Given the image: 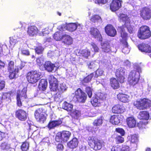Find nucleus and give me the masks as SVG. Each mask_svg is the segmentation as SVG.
Segmentation results:
<instances>
[{"mask_svg": "<svg viewBox=\"0 0 151 151\" xmlns=\"http://www.w3.org/2000/svg\"><path fill=\"white\" fill-rule=\"evenodd\" d=\"M134 70H131L129 73L128 81L130 85L136 88L138 85L142 70L140 66L137 63L134 65Z\"/></svg>", "mask_w": 151, "mask_h": 151, "instance_id": "1", "label": "nucleus"}, {"mask_svg": "<svg viewBox=\"0 0 151 151\" xmlns=\"http://www.w3.org/2000/svg\"><path fill=\"white\" fill-rule=\"evenodd\" d=\"M49 81L50 84V88L51 90L53 91L63 92L67 88L65 83H60L58 85L57 79L52 75L49 76Z\"/></svg>", "mask_w": 151, "mask_h": 151, "instance_id": "2", "label": "nucleus"}, {"mask_svg": "<svg viewBox=\"0 0 151 151\" xmlns=\"http://www.w3.org/2000/svg\"><path fill=\"white\" fill-rule=\"evenodd\" d=\"M151 105V101L146 99L137 100L134 103V105L139 110L146 109Z\"/></svg>", "mask_w": 151, "mask_h": 151, "instance_id": "3", "label": "nucleus"}, {"mask_svg": "<svg viewBox=\"0 0 151 151\" xmlns=\"http://www.w3.org/2000/svg\"><path fill=\"white\" fill-rule=\"evenodd\" d=\"M41 74L38 71H32L28 73L27 76L28 81L30 83H35L40 78Z\"/></svg>", "mask_w": 151, "mask_h": 151, "instance_id": "4", "label": "nucleus"}, {"mask_svg": "<svg viewBox=\"0 0 151 151\" xmlns=\"http://www.w3.org/2000/svg\"><path fill=\"white\" fill-rule=\"evenodd\" d=\"M88 142L90 147L95 150H100L104 143L102 141L93 137L89 139Z\"/></svg>", "mask_w": 151, "mask_h": 151, "instance_id": "5", "label": "nucleus"}, {"mask_svg": "<svg viewBox=\"0 0 151 151\" xmlns=\"http://www.w3.org/2000/svg\"><path fill=\"white\" fill-rule=\"evenodd\" d=\"M119 30L121 32V37L122 39L121 41L122 42L123 48L122 49L123 52L125 54H127L129 52L130 49L128 47L127 43V34L126 33L124 32L122 28L120 27Z\"/></svg>", "mask_w": 151, "mask_h": 151, "instance_id": "6", "label": "nucleus"}, {"mask_svg": "<svg viewBox=\"0 0 151 151\" xmlns=\"http://www.w3.org/2000/svg\"><path fill=\"white\" fill-rule=\"evenodd\" d=\"M151 36L149 27L146 26H143L140 28L138 33V37L142 39L147 38Z\"/></svg>", "mask_w": 151, "mask_h": 151, "instance_id": "7", "label": "nucleus"}, {"mask_svg": "<svg viewBox=\"0 0 151 151\" xmlns=\"http://www.w3.org/2000/svg\"><path fill=\"white\" fill-rule=\"evenodd\" d=\"M18 66H16L14 68V63L11 61L8 64V70L9 72V77L11 79H12L16 77V76L19 71Z\"/></svg>", "mask_w": 151, "mask_h": 151, "instance_id": "8", "label": "nucleus"}, {"mask_svg": "<svg viewBox=\"0 0 151 151\" xmlns=\"http://www.w3.org/2000/svg\"><path fill=\"white\" fill-rule=\"evenodd\" d=\"M71 135V132L68 131L59 132L56 134L55 139L58 142H66L68 140Z\"/></svg>", "mask_w": 151, "mask_h": 151, "instance_id": "9", "label": "nucleus"}, {"mask_svg": "<svg viewBox=\"0 0 151 151\" xmlns=\"http://www.w3.org/2000/svg\"><path fill=\"white\" fill-rule=\"evenodd\" d=\"M26 91V89L25 88H23L21 91L19 90L17 91V100L18 106L19 107L21 106L22 102L27 99Z\"/></svg>", "mask_w": 151, "mask_h": 151, "instance_id": "10", "label": "nucleus"}, {"mask_svg": "<svg viewBox=\"0 0 151 151\" xmlns=\"http://www.w3.org/2000/svg\"><path fill=\"white\" fill-rule=\"evenodd\" d=\"M74 97L79 102L84 103L86 100L87 95L80 88H79L75 91Z\"/></svg>", "mask_w": 151, "mask_h": 151, "instance_id": "11", "label": "nucleus"}, {"mask_svg": "<svg viewBox=\"0 0 151 151\" xmlns=\"http://www.w3.org/2000/svg\"><path fill=\"white\" fill-rule=\"evenodd\" d=\"M42 108H39L36 110L34 115L36 120L41 123H43L45 121L46 118Z\"/></svg>", "mask_w": 151, "mask_h": 151, "instance_id": "12", "label": "nucleus"}, {"mask_svg": "<svg viewBox=\"0 0 151 151\" xmlns=\"http://www.w3.org/2000/svg\"><path fill=\"white\" fill-rule=\"evenodd\" d=\"M126 73L127 70L124 68L120 67L116 70L115 74L120 83L124 82Z\"/></svg>", "mask_w": 151, "mask_h": 151, "instance_id": "13", "label": "nucleus"}, {"mask_svg": "<svg viewBox=\"0 0 151 151\" xmlns=\"http://www.w3.org/2000/svg\"><path fill=\"white\" fill-rule=\"evenodd\" d=\"M140 16L144 19H149L151 18V10L148 8H144L141 11Z\"/></svg>", "mask_w": 151, "mask_h": 151, "instance_id": "14", "label": "nucleus"}, {"mask_svg": "<svg viewBox=\"0 0 151 151\" xmlns=\"http://www.w3.org/2000/svg\"><path fill=\"white\" fill-rule=\"evenodd\" d=\"M44 66L45 69L49 72H54L58 68L55 64H52L50 61H46Z\"/></svg>", "mask_w": 151, "mask_h": 151, "instance_id": "15", "label": "nucleus"}, {"mask_svg": "<svg viewBox=\"0 0 151 151\" xmlns=\"http://www.w3.org/2000/svg\"><path fill=\"white\" fill-rule=\"evenodd\" d=\"M16 117L19 120L25 121L27 119V114L25 111L22 109H19L16 111L15 113Z\"/></svg>", "mask_w": 151, "mask_h": 151, "instance_id": "16", "label": "nucleus"}, {"mask_svg": "<svg viewBox=\"0 0 151 151\" xmlns=\"http://www.w3.org/2000/svg\"><path fill=\"white\" fill-rule=\"evenodd\" d=\"M91 34L92 36L98 40L101 41L102 38L99 30L96 28L92 27L90 31Z\"/></svg>", "mask_w": 151, "mask_h": 151, "instance_id": "17", "label": "nucleus"}, {"mask_svg": "<svg viewBox=\"0 0 151 151\" xmlns=\"http://www.w3.org/2000/svg\"><path fill=\"white\" fill-rule=\"evenodd\" d=\"M122 1L119 0H113L110 5V9L112 11H116L121 6Z\"/></svg>", "mask_w": 151, "mask_h": 151, "instance_id": "18", "label": "nucleus"}, {"mask_svg": "<svg viewBox=\"0 0 151 151\" xmlns=\"http://www.w3.org/2000/svg\"><path fill=\"white\" fill-rule=\"evenodd\" d=\"M105 31L108 35L111 37H114L116 34L115 29L111 24L108 25L105 27Z\"/></svg>", "mask_w": 151, "mask_h": 151, "instance_id": "19", "label": "nucleus"}, {"mask_svg": "<svg viewBox=\"0 0 151 151\" xmlns=\"http://www.w3.org/2000/svg\"><path fill=\"white\" fill-rule=\"evenodd\" d=\"M125 111L124 107L122 105H117L112 107V111L115 114H120L123 113Z\"/></svg>", "mask_w": 151, "mask_h": 151, "instance_id": "20", "label": "nucleus"}, {"mask_svg": "<svg viewBox=\"0 0 151 151\" xmlns=\"http://www.w3.org/2000/svg\"><path fill=\"white\" fill-rule=\"evenodd\" d=\"M39 30L35 26H33L29 27L28 28L27 31V34L30 36H36Z\"/></svg>", "mask_w": 151, "mask_h": 151, "instance_id": "21", "label": "nucleus"}, {"mask_svg": "<svg viewBox=\"0 0 151 151\" xmlns=\"http://www.w3.org/2000/svg\"><path fill=\"white\" fill-rule=\"evenodd\" d=\"M76 54L78 56H82L87 59L90 55V52L87 49L83 50H78L77 51Z\"/></svg>", "mask_w": 151, "mask_h": 151, "instance_id": "22", "label": "nucleus"}, {"mask_svg": "<svg viewBox=\"0 0 151 151\" xmlns=\"http://www.w3.org/2000/svg\"><path fill=\"white\" fill-rule=\"evenodd\" d=\"M139 50L142 52H151V47L148 44H142L138 46Z\"/></svg>", "mask_w": 151, "mask_h": 151, "instance_id": "23", "label": "nucleus"}, {"mask_svg": "<svg viewBox=\"0 0 151 151\" xmlns=\"http://www.w3.org/2000/svg\"><path fill=\"white\" fill-rule=\"evenodd\" d=\"M62 42L66 45H70L73 43V39L70 35H65L63 37Z\"/></svg>", "mask_w": 151, "mask_h": 151, "instance_id": "24", "label": "nucleus"}, {"mask_svg": "<svg viewBox=\"0 0 151 151\" xmlns=\"http://www.w3.org/2000/svg\"><path fill=\"white\" fill-rule=\"evenodd\" d=\"M122 117L121 114L113 115L111 117L110 122L113 124H117L120 122Z\"/></svg>", "mask_w": 151, "mask_h": 151, "instance_id": "25", "label": "nucleus"}, {"mask_svg": "<svg viewBox=\"0 0 151 151\" xmlns=\"http://www.w3.org/2000/svg\"><path fill=\"white\" fill-rule=\"evenodd\" d=\"M126 122L128 126L130 128H133L136 125V120L133 116L127 118Z\"/></svg>", "mask_w": 151, "mask_h": 151, "instance_id": "26", "label": "nucleus"}, {"mask_svg": "<svg viewBox=\"0 0 151 151\" xmlns=\"http://www.w3.org/2000/svg\"><path fill=\"white\" fill-rule=\"evenodd\" d=\"M10 42L12 45H14L19 42H20L22 40L21 35L19 34V36L16 35L10 37Z\"/></svg>", "mask_w": 151, "mask_h": 151, "instance_id": "27", "label": "nucleus"}, {"mask_svg": "<svg viewBox=\"0 0 151 151\" xmlns=\"http://www.w3.org/2000/svg\"><path fill=\"white\" fill-rule=\"evenodd\" d=\"M101 48L102 50L105 52H108L111 50L110 43L107 41L101 43Z\"/></svg>", "mask_w": 151, "mask_h": 151, "instance_id": "28", "label": "nucleus"}, {"mask_svg": "<svg viewBox=\"0 0 151 151\" xmlns=\"http://www.w3.org/2000/svg\"><path fill=\"white\" fill-rule=\"evenodd\" d=\"M62 123V122L60 120L50 121L47 125V127L50 129L54 128Z\"/></svg>", "mask_w": 151, "mask_h": 151, "instance_id": "29", "label": "nucleus"}, {"mask_svg": "<svg viewBox=\"0 0 151 151\" xmlns=\"http://www.w3.org/2000/svg\"><path fill=\"white\" fill-rule=\"evenodd\" d=\"M47 82L45 79H41L38 85V88L40 91H45L47 86Z\"/></svg>", "mask_w": 151, "mask_h": 151, "instance_id": "30", "label": "nucleus"}, {"mask_svg": "<svg viewBox=\"0 0 151 151\" xmlns=\"http://www.w3.org/2000/svg\"><path fill=\"white\" fill-rule=\"evenodd\" d=\"M118 99L122 102L126 103L129 101V97L127 95L119 93L117 95Z\"/></svg>", "mask_w": 151, "mask_h": 151, "instance_id": "31", "label": "nucleus"}, {"mask_svg": "<svg viewBox=\"0 0 151 151\" xmlns=\"http://www.w3.org/2000/svg\"><path fill=\"white\" fill-rule=\"evenodd\" d=\"M149 114L146 111H141L140 112L138 118L140 119H144L147 120L149 118Z\"/></svg>", "mask_w": 151, "mask_h": 151, "instance_id": "32", "label": "nucleus"}, {"mask_svg": "<svg viewBox=\"0 0 151 151\" xmlns=\"http://www.w3.org/2000/svg\"><path fill=\"white\" fill-rule=\"evenodd\" d=\"M78 144L77 139L76 138H73L68 144V145L70 148L73 149L76 147Z\"/></svg>", "mask_w": 151, "mask_h": 151, "instance_id": "33", "label": "nucleus"}, {"mask_svg": "<svg viewBox=\"0 0 151 151\" xmlns=\"http://www.w3.org/2000/svg\"><path fill=\"white\" fill-rule=\"evenodd\" d=\"M124 27H126V28L128 30L129 32L130 33H133L134 31V27L131 26L130 23H129V24H127V23H126V24H124V26L123 25L122 26L120 27L119 28L118 30L119 31V32H120L121 34V32H120V30H119V29L120 27L122 28L123 29L124 32L126 33L125 31V29L124 28Z\"/></svg>", "mask_w": 151, "mask_h": 151, "instance_id": "34", "label": "nucleus"}, {"mask_svg": "<svg viewBox=\"0 0 151 151\" xmlns=\"http://www.w3.org/2000/svg\"><path fill=\"white\" fill-rule=\"evenodd\" d=\"M110 84L112 87L114 89H117L119 87V83L117 80L114 78L111 79Z\"/></svg>", "mask_w": 151, "mask_h": 151, "instance_id": "35", "label": "nucleus"}, {"mask_svg": "<svg viewBox=\"0 0 151 151\" xmlns=\"http://www.w3.org/2000/svg\"><path fill=\"white\" fill-rule=\"evenodd\" d=\"M62 108L68 111H71L73 108V105L72 104L64 102L62 104Z\"/></svg>", "mask_w": 151, "mask_h": 151, "instance_id": "36", "label": "nucleus"}, {"mask_svg": "<svg viewBox=\"0 0 151 151\" xmlns=\"http://www.w3.org/2000/svg\"><path fill=\"white\" fill-rule=\"evenodd\" d=\"M119 17L120 21L125 22L124 24H125L126 23L128 24L130 23V19L126 15L123 14H121L119 15Z\"/></svg>", "mask_w": 151, "mask_h": 151, "instance_id": "37", "label": "nucleus"}, {"mask_svg": "<svg viewBox=\"0 0 151 151\" xmlns=\"http://www.w3.org/2000/svg\"><path fill=\"white\" fill-rule=\"evenodd\" d=\"M67 29L70 32L75 31L77 28L76 23H70L67 25Z\"/></svg>", "mask_w": 151, "mask_h": 151, "instance_id": "38", "label": "nucleus"}, {"mask_svg": "<svg viewBox=\"0 0 151 151\" xmlns=\"http://www.w3.org/2000/svg\"><path fill=\"white\" fill-rule=\"evenodd\" d=\"M90 20L94 23H101L102 19L101 17L97 15H93L90 19Z\"/></svg>", "mask_w": 151, "mask_h": 151, "instance_id": "39", "label": "nucleus"}, {"mask_svg": "<svg viewBox=\"0 0 151 151\" xmlns=\"http://www.w3.org/2000/svg\"><path fill=\"white\" fill-rule=\"evenodd\" d=\"M63 35L62 32L58 31L54 34L53 37L54 39L56 41H59L61 39H63Z\"/></svg>", "mask_w": 151, "mask_h": 151, "instance_id": "40", "label": "nucleus"}, {"mask_svg": "<svg viewBox=\"0 0 151 151\" xmlns=\"http://www.w3.org/2000/svg\"><path fill=\"white\" fill-rule=\"evenodd\" d=\"M103 119L102 117H100L95 119L93 123L94 126H99L101 125L103 122Z\"/></svg>", "mask_w": 151, "mask_h": 151, "instance_id": "41", "label": "nucleus"}, {"mask_svg": "<svg viewBox=\"0 0 151 151\" xmlns=\"http://www.w3.org/2000/svg\"><path fill=\"white\" fill-rule=\"evenodd\" d=\"M91 102L93 106H96L99 105L101 101L100 99H98V97H95L93 98L92 100L91 101Z\"/></svg>", "mask_w": 151, "mask_h": 151, "instance_id": "42", "label": "nucleus"}, {"mask_svg": "<svg viewBox=\"0 0 151 151\" xmlns=\"http://www.w3.org/2000/svg\"><path fill=\"white\" fill-rule=\"evenodd\" d=\"M130 140L131 143L134 144L135 145L137 146V144L138 141V137L137 135L134 134L131 135Z\"/></svg>", "mask_w": 151, "mask_h": 151, "instance_id": "43", "label": "nucleus"}, {"mask_svg": "<svg viewBox=\"0 0 151 151\" xmlns=\"http://www.w3.org/2000/svg\"><path fill=\"white\" fill-rule=\"evenodd\" d=\"M94 75V73H91L84 79L83 81V83H87L89 82L92 78L93 77Z\"/></svg>", "mask_w": 151, "mask_h": 151, "instance_id": "44", "label": "nucleus"}, {"mask_svg": "<svg viewBox=\"0 0 151 151\" xmlns=\"http://www.w3.org/2000/svg\"><path fill=\"white\" fill-rule=\"evenodd\" d=\"M29 147V143L27 142H23L21 146V149L23 151H26Z\"/></svg>", "mask_w": 151, "mask_h": 151, "instance_id": "45", "label": "nucleus"}, {"mask_svg": "<svg viewBox=\"0 0 151 151\" xmlns=\"http://www.w3.org/2000/svg\"><path fill=\"white\" fill-rule=\"evenodd\" d=\"M36 62L37 64L40 66L43 65L44 62V58L43 56L38 58L37 59Z\"/></svg>", "mask_w": 151, "mask_h": 151, "instance_id": "46", "label": "nucleus"}, {"mask_svg": "<svg viewBox=\"0 0 151 151\" xmlns=\"http://www.w3.org/2000/svg\"><path fill=\"white\" fill-rule=\"evenodd\" d=\"M148 123L147 121H140L138 123V127L139 129L145 128V126Z\"/></svg>", "mask_w": 151, "mask_h": 151, "instance_id": "47", "label": "nucleus"}, {"mask_svg": "<svg viewBox=\"0 0 151 151\" xmlns=\"http://www.w3.org/2000/svg\"><path fill=\"white\" fill-rule=\"evenodd\" d=\"M72 116L75 119H78L81 115V113L79 111L75 110L72 113Z\"/></svg>", "mask_w": 151, "mask_h": 151, "instance_id": "48", "label": "nucleus"}, {"mask_svg": "<svg viewBox=\"0 0 151 151\" xmlns=\"http://www.w3.org/2000/svg\"><path fill=\"white\" fill-rule=\"evenodd\" d=\"M98 64V63L95 61H91L88 63V67L90 69L94 68Z\"/></svg>", "mask_w": 151, "mask_h": 151, "instance_id": "49", "label": "nucleus"}, {"mask_svg": "<svg viewBox=\"0 0 151 151\" xmlns=\"http://www.w3.org/2000/svg\"><path fill=\"white\" fill-rule=\"evenodd\" d=\"M43 50V48L41 45L38 46L35 49V51L38 54H42Z\"/></svg>", "mask_w": 151, "mask_h": 151, "instance_id": "50", "label": "nucleus"}, {"mask_svg": "<svg viewBox=\"0 0 151 151\" xmlns=\"http://www.w3.org/2000/svg\"><path fill=\"white\" fill-rule=\"evenodd\" d=\"M92 89L89 87H86V92L88 95L89 98L91 97L92 94Z\"/></svg>", "mask_w": 151, "mask_h": 151, "instance_id": "51", "label": "nucleus"}, {"mask_svg": "<svg viewBox=\"0 0 151 151\" xmlns=\"http://www.w3.org/2000/svg\"><path fill=\"white\" fill-rule=\"evenodd\" d=\"M103 71L101 69H97L96 72L94 73V78H97L98 76H101L103 73Z\"/></svg>", "mask_w": 151, "mask_h": 151, "instance_id": "52", "label": "nucleus"}, {"mask_svg": "<svg viewBox=\"0 0 151 151\" xmlns=\"http://www.w3.org/2000/svg\"><path fill=\"white\" fill-rule=\"evenodd\" d=\"M116 142L117 143H122L124 142L123 137L120 136H117L115 138Z\"/></svg>", "mask_w": 151, "mask_h": 151, "instance_id": "53", "label": "nucleus"}, {"mask_svg": "<svg viewBox=\"0 0 151 151\" xmlns=\"http://www.w3.org/2000/svg\"><path fill=\"white\" fill-rule=\"evenodd\" d=\"M91 46L92 47L91 48L92 50H93L92 49H93L94 52H99V48L96 45L93 43H92Z\"/></svg>", "mask_w": 151, "mask_h": 151, "instance_id": "54", "label": "nucleus"}, {"mask_svg": "<svg viewBox=\"0 0 151 151\" xmlns=\"http://www.w3.org/2000/svg\"><path fill=\"white\" fill-rule=\"evenodd\" d=\"M1 147L3 150H7L10 148V145L6 142L3 143L1 144Z\"/></svg>", "mask_w": 151, "mask_h": 151, "instance_id": "55", "label": "nucleus"}, {"mask_svg": "<svg viewBox=\"0 0 151 151\" xmlns=\"http://www.w3.org/2000/svg\"><path fill=\"white\" fill-rule=\"evenodd\" d=\"M96 128L91 126H88L87 127V130L90 132H91L92 133H95V131L96 129Z\"/></svg>", "mask_w": 151, "mask_h": 151, "instance_id": "56", "label": "nucleus"}, {"mask_svg": "<svg viewBox=\"0 0 151 151\" xmlns=\"http://www.w3.org/2000/svg\"><path fill=\"white\" fill-rule=\"evenodd\" d=\"M11 94L9 93H4L2 96V99H7L10 98Z\"/></svg>", "mask_w": 151, "mask_h": 151, "instance_id": "57", "label": "nucleus"}, {"mask_svg": "<svg viewBox=\"0 0 151 151\" xmlns=\"http://www.w3.org/2000/svg\"><path fill=\"white\" fill-rule=\"evenodd\" d=\"M58 29L59 30V31L62 32L65 29H67V25L65 24H61L58 27Z\"/></svg>", "mask_w": 151, "mask_h": 151, "instance_id": "58", "label": "nucleus"}, {"mask_svg": "<svg viewBox=\"0 0 151 151\" xmlns=\"http://www.w3.org/2000/svg\"><path fill=\"white\" fill-rule=\"evenodd\" d=\"M105 67L106 69L109 71L111 70L112 68V65L110 61L108 62L105 64Z\"/></svg>", "mask_w": 151, "mask_h": 151, "instance_id": "59", "label": "nucleus"}, {"mask_svg": "<svg viewBox=\"0 0 151 151\" xmlns=\"http://www.w3.org/2000/svg\"><path fill=\"white\" fill-rule=\"evenodd\" d=\"M50 93H47V94H45L44 93H42L40 95V97L42 99H47L49 98L48 97V95Z\"/></svg>", "mask_w": 151, "mask_h": 151, "instance_id": "60", "label": "nucleus"}, {"mask_svg": "<svg viewBox=\"0 0 151 151\" xmlns=\"http://www.w3.org/2000/svg\"><path fill=\"white\" fill-rule=\"evenodd\" d=\"M21 52L22 55H25L27 56L29 55L30 54L29 52L27 50L24 49H22L21 50Z\"/></svg>", "mask_w": 151, "mask_h": 151, "instance_id": "61", "label": "nucleus"}, {"mask_svg": "<svg viewBox=\"0 0 151 151\" xmlns=\"http://www.w3.org/2000/svg\"><path fill=\"white\" fill-rule=\"evenodd\" d=\"M49 33V31L47 28H45L43 29L41 33H40V35L45 36Z\"/></svg>", "mask_w": 151, "mask_h": 151, "instance_id": "62", "label": "nucleus"}, {"mask_svg": "<svg viewBox=\"0 0 151 151\" xmlns=\"http://www.w3.org/2000/svg\"><path fill=\"white\" fill-rule=\"evenodd\" d=\"M121 147L119 145L114 146L111 149V151H121Z\"/></svg>", "mask_w": 151, "mask_h": 151, "instance_id": "63", "label": "nucleus"}, {"mask_svg": "<svg viewBox=\"0 0 151 151\" xmlns=\"http://www.w3.org/2000/svg\"><path fill=\"white\" fill-rule=\"evenodd\" d=\"M98 97H99V99L101 100V101L102 100H104L105 99L106 96L105 95L102 93H99L98 95Z\"/></svg>", "mask_w": 151, "mask_h": 151, "instance_id": "64", "label": "nucleus"}]
</instances>
